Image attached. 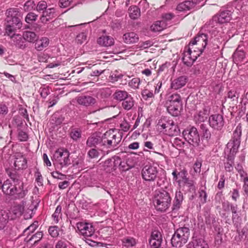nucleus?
Instances as JSON below:
<instances>
[{
	"label": "nucleus",
	"instance_id": "1",
	"mask_svg": "<svg viewBox=\"0 0 248 248\" xmlns=\"http://www.w3.org/2000/svg\"><path fill=\"white\" fill-rule=\"evenodd\" d=\"M241 134V126L237 125L233 132L232 140L227 144V149H230V154L228 155L227 162L224 165L225 170L228 172L232 171L233 169L234 155L240 144Z\"/></svg>",
	"mask_w": 248,
	"mask_h": 248
},
{
	"label": "nucleus",
	"instance_id": "2",
	"mask_svg": "<svg viewBox=\"0 0 248 248\" xmlns=\"http://www.w3.org/2000/svg\"><path fill=\"white\" fill-rule=\"evenodd\" d=\"M5 31L15 29H20L22 26V14L17 8H10L5 12Z\"/></svg>",
	"mask_w": 248,
	"mask_h": 248
},
{
	"label": "nucleus",
	"instance_id": "3",
	"mask_svg": "<svg viewBox=\"0 0 248 248\" xmlns=\"http://www.w3.org/2000/svg\"><path fill=\"white\" fill-rule=\"evenodd\" d=\"M122 139V133L118 130L111 129L106 131L102 136L103 149L113 150L117 148Z\"/></svg>",
	"mask_w": 248,
	"mask_h": 248
},
{
	"label": "nucleus",
	"instance_id": "4",
	"mask_svg": "<svg viewBox=\"0 0 248 248\" xmlns=\"http://www.w3.org/2000/svg\"><path fill=\"white\" fill-rule=\"evenodd\" d=\"M208 35L205 33H198L195 36L194 39L192 40L188 44V53L191 55L192 51L194 52H198L196 54L195 59H193L194 62L197 58V56H199L205 49L208 42Z\"/></svg>",
	"mask_w": 248,
	"mask_h": 248
},
{
	"label": "nucleus",
	"instance_id": "5",
	"mask_svg": "<svg viewBox=\"0 0 248 248\" xmlns=\"http://www.w3.org/2000/svg\"><path fill=\"white\" fill-rule=\"evenodd\" d=\"M2 191L4 193L13 196L15 199H21L26 195L27 191L23 189V186L16 184L9 179L2 184Z\"/></svg>",
	"mask_w": 248,
	"mask_h": 248
},
{
	"label": "nucleus",
	"instance_id": "6",
	"mask_svg": "<svg viewBox=\"0 0 248 248\" xmlns=\"http://www.w3.org/2000/svg\"><path fill=\"white\" fill-rule=\"evenodd\" d=\"M169 201L170 197L168 192L163 191H156L153 199V202L156 210L165 211L169 208Z\"/></svg>",
	"mask_w": 248,
	"mask_h": 248
},
{
	"label": "nucleus",
	"instance_id": "7",
	"mask_svg": "<svg viewBox=\"0 0 248 248\" xmlns=\"http://www.w3.org/2000/svg\"><path fill=\"white\" fill-rule=\"evenodd\" d=\"M189 230L187 227L178 229L171 237V245L175 247H180L186 244L189 237Z\"/></svg>",
	"mask_w": 248,
	"mask_h": 248
},
{
	"label": "nucleus",
	"instance_id": "8",
	"mask_svg": "<svg viewBox=\"0 0 248 248\" xmlns=\"http://www.w3.org/2000/svg\"><path fill=\"white\" fill-rule=\"evenodd\" d=\"M69 155L70 153L66 150L60 149L55 152L53 158L58 169L61 170L71 164Z\"/></svg>",
	"mask_w": 248,
	"mask_h": 248
},
{
	"label": "nucleus",
	"instance_id": "9",
	"mask_svg": "<svg viewBox=\"0 0 248 248\" xmlns=\"http://www.w3.org/2000/svg\"><path fill=\"white\" fill-rule=\"evenodd\" d=\"M185 140L189 144L197 146L200 141V136L197 129L194 126L189 125L182 132Z\"/></svg>",
	"mask_w": 248,
	"mask_h": 248
},
{
	"label": "nucleus",
	"instance_id": "10",
	"mask_svg": "<svg viewBox=\"0 0 248 248\" xmlns=\"http://www.w3.org/2000/svg\"><path fill=\"white\" fill-rule=\"evenodd\" d=\"M18 30H13L11 31H5V35L8 36L17 47L23 49L25 47V44L22 35L16 33Z\"/></svg>",
	"mask_w": 248,
	"mask_h": 248
},
{
	"label": "nucleus",
	"instance_id": "11",
	"mask_svg": "<svg viewBox=\"0 0 248 248\" xmlns=\"http://www.w3.org/2000/svg\"><path fill=\"white\" fill-rule=\"evenodd\" d=\"M157 174V167L152 165H146L141 171L142 178L148 181H153L156 177Z\"/></svg>",
	"mask_w": 248,
	"mask_h": 248
},
{
	"label": "nucleus",
	"instance_id": "12",
	"mask_svg": "<svg viewBox=\"0 0 248 248\" xmlns=\"http://www.w3.org/2000/svg\"><path fill=\"white\" fill-rule=\"evenodd\" d=\"M232 13L231 11L226 10L216 15L212 18L211 24L214 26V23L223 24L229 22L232 18Z\"/></svg>",
	"mask_w": 248,
	"mask_h": 248
},
{
	"label": "nucleus",
	"instance_id": "13",
	"mask_svg": "<svg viewBox=\"0 0 248 248\" xmlns=\"http://www.w3.org/2000/svg\"><path fill=\"white\" fill-rule=\"evenodd\" d=\"M209 123L210 126L214 129L221 130L224 124L223 117L219 114L212 115L209 118Z\"/></svg>",
	"mask_w": 248,
	"mask_h": 248
},
{
	"label": "nucleus",
	"instance_id": "14",
	"mask_svg": "<svg viewBox=\"0 0 248 248\" xmlns=\"http://www.w3.org/2000/svg\"><path fill=\"white\" fill-rule=\"evenodd\" d=\"M77 226L80 234L84 236H91L94 233V229L92 225L90 223L78 222L77 223Z\"/></svg>",
	"mask_w": 248,
	"mask_h": 248
},
{
	"label": "nucleus",
	"instance_id": "15",
	"mask_svg": "<svg viewBox=\"0 0 248 248\" xmlns=\"http://www.w3.org/2000/svg\"><path fill=\"white\" fill-rule=\"evenodd\" d=\"M182 106L180 102V97L177 94L171 95V115L177 116L180 114Z\"/></svg>",
	"mask_w": 248,
	"mask_h": 248
},
{
	"label": "nucleus",
	"instance_id": "16",
	"mask_svg": "<svg viewBox=\"0 0 248 248\" xmlns=\"http://www.w3.org/2000/svg\"><path fill=\"white\" fill-rule=\"evenodd\" d=\"M162 242V236L161 232L158 230H154L152 232L149 244L151 248L161 246Z\"/></svg>",
	"mask_w": 248,
	"mask_h": 248
},
{
	"label": "nucleus",
	"instance_id": "17",
	"mask_svg": "<svg viewBox=\"0 0 248 248\" xmlns=\"http://www.w3.org/2000/svg\"><path fill=\"white\" fill-rule=\"evenodd\" d=\"M14 167L15 170L26 169L27 167V162L26 157L20 153H16L15 155Z\"/></svg>",
	"mask_w": 248,
	"mask_h": 248
},
{
	"label": "nucleus",
	"instance_id": "18",
	"mask_svg": "<svg viewBox=\"0 0 248 248\" xmlns=\"http://www.w3.org/2000/svg\"><path fill=\"white\" fill-rule=\"evenodd\" d=\"M102 136L99 137L97 134H94L89 137L86 141V146L89 147H95L98 145L101 150H103L102 145Z\"/></svg>",
	"mask_w": 248,
	"mask_h": 248
},
{
	"label": "nucleus",
	"instance_id": "19",
	"mask_svg": "<svg viewBox=\"0 0 248 248\" xmlns=\"http://www.w3.org/2000/svg\"><path fill=\"white\" fill-rule=\"evenodd\" d=\"M77 101L79 105L89 106L93 105L96 102V99L89 95H80L77 98Z\"/></svg>",
	"mask_w": 248,
	"mask_h": 248
},
{
	"label": "nucleus",
	"instance_id": "20",
	"mask_svg": "<svg viewBox=\"0 0 248 248\" xmlns=\"http://www.w3.org/2000/svg\"><path fill=\"white\" fill-rule=\"evenodd\" d=\"M24 211V207L21 205H16L14 206L12 208L9 213L10 216L9 218L11 219H15V218L19 217Z\"/></svg>",
	"mask_w": 248,
	"mask_h": 248
},
{
	"label": "nucleus",
	"instance_id": "21",
	"mask_svg": "<svg viewBox=\"0 0 248 248\" xmlns=\"http://www.w3.org/2000/svg\"><path fill=\"white\" fill-rule=\"evenodd\" d=\"M97 43L102 46H109L113 45L114 39L111 36L103 35L97 39Z\"/></svg>",
	"mask_w": 248,
	"mask_h": 248
},
{
	"label": "nucleus",
	"instance_id": "22",
	"mask_svg": "<svg viewBox=\"0 0 248 248\" xmlns=\"http://www.w3.org/2000/svg\"><path fill=\"white\" fill-rule=\"evenodd\" d=\"M172 174L173 176V179L179 185L180 184L181 182H183L187 178V171L185 169L179 171L177 170H174Z\"/></svg>",
	"mask_w": 248,
	"mask_h": 248
},
{
	"label": "nucleus",
	"instance_id": "23",
	"mask_svg": "<svg viewBox=\"0 0 248 248\" xmlns=\"http://www.w3.org/2000/svg\"><path fill=\"white\" fill-rule=\"evenodd\" d=\"M90 69L91 72H90V74L92 76H99L106 69L105 67L101 65V63H97L93 64Z\"/></svg>",
	"mask_w": 248,
	"mask_h": 248
},
{
	"label": "nucleus",
	"instance_id": "24",
	"mask_svg": "<svg viewBox=\"0 0 248 248\" xmlns=\"http://www.w3.org/2000/svg\"><path fill=\"white\" fill-rule=\"evenodd\" d=\"M139 39L138 35L134 32H127L123 35L124 41L126 44L135 43Z\"/></svg>",
	"mask_w": 248,
	"mask_h": 248
},
{
	"label": "nucleus",
	"instance_id": "25",
	"mask_svg": "<svg viewBox=\"0 0 248 248\" xmlns=\"http://www.w3.org/2000/svg\"><path fill=\"white\" fill-rule=\"evenodd\" d=\"M35 48L38 51H41L46 47L49 45V39L47 37H42L40 39L35 41Z\"/></svg>",
	"mask_w": 248,
	"mask_h": 248
},
{
	"label": "nucleus",
	"instance_id": "26",
	"mask_svg": "<svg viewBox=\"0 0 248 248\" xmlns=\"http://www.w3.org/2000/svg\"><path fill=\"white\" fill-rule=\"evenodd\" d=\"M167 24L165 20L157 21L153 24L150 29L153 32H159L166 28Z\"/></svg>",
	"mask_w": 248,
	"mask_h": 248
},
{
	"label": "nucleus",
	"instance_id": "27",
	"mask_svg": "<svg viewBox=\"0 0 248 248\" xmlns=\"http://www.w3.org/2000/svg\"><path fill=\"white\" fill-rule=\"evenodd\" d=\"M187 82V78L185 76H181L174 80L171 83V88L178 89L185 85Z\"/></svg>",
	"mask_w": 248,
	"mask_h": 248
},
{
	"label": "nucleus",
	"instance_id": "28",
	"mask_svg": "<svg viewBox=\"0 0 248 248\" xmlns=\"http://www.w3.org/2000/svg\"><path fill=\"white\" fill-rule=\"evenodd\" d=\"M114 109L115 107H107L95 111L94 112H97L98 111L100 112L101 114H103L107 116H109L110 118H115L118 114L113 112V109Z\"/></svg>",
	"mask_w": 248,
	"mask_h": 248
},
{
	"label": "nucleus",
	"instance_id": "29",
	"mask_svg": "<svg viewBox=\"0 0 248 248\" xmlns=\"http://www.w3.org/2000/svg\"><path fill=\"white\" fill-rule=\"evenodd\" d=\"M129 94L124 90H117L113 94V99L118 101H123Z\"/></svg>",
	"mask_w": 248,
	"mask_h": 248
},
{
	"label": "nucleus",
	"instance_id": "30",
	"mask_svg": "<svg viewBox=\"0 0 248 248\" xmlns=\"http://www.w3.org/2000/svg\"><path fill=\"white\" fill-rule=\"evenodd\" d=\"M134 105V100L133 98L129 95L124 99L122 102V106L123 108L126 110H129L131 109Z\"/></svg>",
	"mask_w": 248,
	"mask_h": 248
},
{
	"label": "nucleus",
	"instance_id": "31",
	"mask_svg": "<svg viewBox=\"0 0 248 248\" xmlns=\"http://www.w3.org/2000/svg\"><path fill=\"white\" fill-rule=\"evenodd\" d=\"M183 200V194L180 191H177L175 193V196L172 210L174 211L175 210H178L180 208Z\"/></svg>",
	"mask_w": 248,
	"mask_h": 248
},
{
	"label": "nucleus",
	"instance_id": "32",
	"mask_svg": "<svg viewBox=\"0 0 248 248\" xmlns=\"http://www.w3.org/2000/svg\"><path fill=\"white\" fill-rule=\"evenodd\" d=\"M194 3L193 1L186 0L179 4L177 6L176 10L179 11L189 10L194 7Z\"/></svg>",
	"mask_w": 248,
	"mask_h": 248
},
{
	"label": "nucleus",
	"instance_id": "33",
	"mask_svg": "<svg viewBox=\"0 0 248 248\" xmlns=\"http://www.w3.org/2000/svg\"><path fill=\"white\" fill-rule=\"evenodd\" d=\"M22 36L24 40L30 43L34 42L37 38L36 33L31 31H24L23 33Z\"/></svg>",
	"mask_w": 248,
	"mask_h": 248
},
{
	"label": "nucleus",
	"instance_id": "34",
	"mask_svg": "<svg viewBox=\"0 0 248 248\" xmlns=\"http://www.w3.org/2000/svg\"><path fill=\"white\" fill-rule=\"evenodd\" d=\"M43 236V234L42 232L38 231L36 233L33 234L30 238H28V237H26L25 239V240L27 242L33 241V245H35L42 239Z\"/></svg>",
	"mask_w": 248,
	"mask_h": 248
},
{
	"label": "nucleus",
	"instance_id": "35",
	"mask_svg": "<svg viewBox=\"0 0 248 248\" xmlns=\"http://www.w3.org/2000/svg\"><path fill=\"white\" fill-rule=\"evenodd\" d=\"M129 15L133 19H137L140 16V9L136 6H132L129 8Z\"/></svg>",
	"mask_w": 248,
	"mask_h": 248
},
{
	"label": "nucleus",
	"instance_id": "36",
	"mask_svg": "<svg viewBox=\"0 0 248 248\" xmlns=\"http://www.w3.org/2000/svg\"><path fill=\"white\" fill-rule=\"evenodd\" d=\"M9 219L8 213L5 211L0 210V230L4 228Z\"/></svg>",
	"mask_w": 248,
	"mask_h": 248
},
{
	"label": "nucleus",
	"instance_id": "37",
	"mask_svg": "<svg viewBox=\"0 0 248 248\" xmlns=\"http://www.w3.org/2000/svg\"><path fill=\"white\" fill-rule=\"evenodd\" d=\"M122 241L123 246L126 248L133 247L135 246L137 243L136 239L130 236L123 238Z\"/></svg>",
	"mask_w": 248,
	"mask_h": 248
},
{
	"label": "nucleus",
	"instance_id": "38",
	"mask_svg": "<svg viewBox=\"0 0 248 248\" xmlns=\"http://www.w3.org/2000/svg\"><path fill=\"white\" fill-rule=\"evenodd\" d=\"M238 47L233 54V59L234 62L242 61L245 57V53L243 50L239 49Z\"/></svg>",
	"mask_w": 248,
	"mask_h": 248
},
{
	"label": "nucleus",
	"instance_id": "39",
	"mask_svg": "<svg viewBox=\"0 0 248 248\" xmlns=\"http://www.w3.org/2000/svg\"><path fill=\"white\" fill-rule=\"evenodd\" d=\"M7 173L10 177V180H11L12 182L23 186V183L20 179V176L16 174V171H13L12 172L7 170Z\"/></svg>",
	"mask_w": 248,
	"mask_h": 248
},
{
	"label": "nucleus",
	"instance_id": "40",
	"mask_svg": "<svg viewBox=\"0 0 248 248\" xmlns=\"http://www.w3.org/2000/svg\"><path fill=\"white\" fill-rule=\"evenodd\" d=\"M206 119L207 116L205 110L200 111L194 116V120L196 124L203 122Z\"/></svg>",
	"mask_w": 248,
	"mask_h": 248
},
{
	"label": "nucleus",
	"instance_id": "41",
	"mask_svg": "<svg viewBox=\"0 0 248 248\" xmlns=\"http://www.w3.org/2000/svg\"><path fill=\"white\" fill-rule=\"evenodd\" d=\"M36 4L33 0H28L23 5V10L25 12H31L35 10Z\"/></svg>",
	"mask_w": 248,
	"mask_h": 248
},
{
	"label": "nucleus",
	"instance_id": "42",
	"mask_svg": "<svg viewBox=\"0 0 248 248\" xmlns=\"http://www.w3.org/2000/svg\"><path fill=\"white\" fill-rule=\"evenodd\" d=\"M62 207L60 205L57 206L54 213L52 215V217L55 223L57 224L59 222L60 219L62 218Z\"/></svg>",
	"mask_w": 248,
	"mask_h": 248
},
{
	"label": "nucleus",
	"instance_id": "43",
	"mask_svg": "<svg viewBox=\"0 0 248 248\" xmlns=\"http://www.w3.org/2000/svg\"><path fill=\"white\" fill-rule=\"evenodd\" d=\"M48 5L45 0H40L36 4L35 11L39 13H43L47 8Z\"/></svg>",
	"mask_w": 248,
	"mask_h": 248
},
{
	"label": "nucleus",
	"instance_id": "44",
	"mask_svg": "<svg viewBox=\"0 0 248 248\" xmlns=\"http://www.w3.org/2000/svg\"><path fill=\"white\" fill-rule=\"evenodd\" d=\"M44 16L50 20L55 18L57 16L56 10L54 8H47L43 13Z\"/></svg>",
	"mask_w": 248,
	"mask_h": 248
},
{
	"label": "nucleus",
	"instance_id": "45",
	"mask_svg": "<svg viewBox=\"0 0 248 248\" xmlns=\"http://www.w3.org/2000/svg\"><path fill=\"white\" fill-rule=\"evenodd\" d=\"M185 186L188 188L189 192H195L196 190L195 182L193 180L186 178L184 181Z\"/></svg>",
	"mask_w": 248,
	"mask_h": 248
},
{
	"label": "nucleus",
	"instance_id": "46",
	"mask_svg": "<svg viewBox=\"0 0 248 248\" xmlns=\"http://www.w3.org/2000/svg\"><path fill=\"white\" fill-rule=\"evenodd\" d=\"M38 15L33 12H29L25 16V21L28 24H31L36 21Z\"/></svg>",
	"mask_w": 248,
	"mask_h": 248
},
{
	"label": "nucleus",
	"instance_id": "47",
	"mask_svg": "<svg viewBox=\"0 0 248 248\" xmlns=\"http://www.w3.org/2000/svg\"><path fill=\"white\" fill-rule=\"evenodd\" d=\"M70 135L74 140L76 141L81 138V131L78 128H73L71 130Z\"/></svg>",
	"mask_w": 248,
	"mask_h": 248
},
{
	"label": "nucleus",
	"instance_id": "48",
	"mask_svg": "<svg viewBox=\"0 0 248 248\" xmlns=\"http://www.w3.org/2000/svg\"><path fill=\"white\" fill-rule=\"evenodd\" d=\"M54 58V57L50 58L48 54L46 52L41 53L38 56L39 62H48L49 59H50L52 62H54L55 61L53 60Z\"/></svg>",
	"mask_w": 248,
	"mask_h": 248
},
{
	"label": "nucleus",
	"instance_id": "49",
	"mask_svg": "<svg viewBox=\"0 0 248 248\" xmlns=\"http://www.w3.org/2000/svg\"><path fill=\"white\" fill-rule=\"evenodd\" d=\"M140 79L138 78H132L129 82V86L134 89H137L139 88V86L140 84Z\"/></svg>",
	"mask_w": 248,
	"mask_h": 248
},
{
	"label": "nucleus",
	"instance_id": "50",
	"mask_svg": "<svg viewBox=\"0 0 248 248\" xmlns=\"http://www.w3.org/2000/svg\"><path fill=\"white\" fill-rule=\"evenodd\" d=\"M48 233L51 237L55 238L59 234V228L57 226H50L48 229Z\"/></svg>",
	"mask_w": 248,
	"mask_h": 248
},
{
	"label": "nucleus",
	"instance_id": "51",
	"mask_svg": "<svg viewBox=\"0 0 248 248\" xmlns=\"http://www.w3.org/2000/svg\"><path fill=\"white\" fill-rule=\"evenodd\" d=\"M87 39V34L85 32L79 33L75 39V42L78 44H82L86 41Z\"/></svg>",
	"mask_w": 248,
	"mask_h": 248
},
{
	"label": "nucleus",
	"instance_id": "52",
	"mask_svg": "<svg viewBox=\"0 0 248 248\" xmlns=\"http://www.w3.org/2000/svg\"><path fill=\"white\" fill-rule=\"evenodd\" d=\"M9 112L8 107L5 102L0 103V116L4 117Z\"/></svg>",
	"mask_w": 248,
	"mask_h": 248
},
{
	"label": "nucleus",
	"instance_id": "53",
	"mask_svg": "<svg viewBox=\"0 0 248 248\" xmlns=\"http://www.w3.org/2000/svg\"><path fill=\"white\" fill-rule=\"evenodd\" d=\"M206 187H204V189H200L199 192V198H200V201L202 204H204L206 202L207 194L205 191Z\"/></svg>",
	"mask_w": 248,
	"mask_h": 248
},
{
	"label": "nucleus",
	"instance_id": "54",
	"mask_svg": "<svg viewBox=\"0 0 248 248\" xmlns=\"http://www.w3.org/2000/svg\"><path fill=\"white\" fill-rule=\"evenodd\" d=\"M38 227V222L34 221L24 231V235L28 234L27 232L29 231L30 232H33Z\"/></svg>",
	"mask_w": 248,
	"mask_h": 248
},
{
	"label": "nucleus",
	"instance_id": "55",
	"mask_svg": "<svg viewBox=\"0 0 248 248\" xmlns=\"http://www.w3.org/2000/svg\"><path fill=\"white\" fill-rule=\"evenodd\" d=\"M87 155L90 158H97L99 155V153L95 148H92L88 152Z\"/></svg>",
	"mask_w": 248,
	"mask_h": 248
},
{
	"label": "nucleus",
	"instance_id": "56",
	"mask_svg": "<svg viewBox=\"0 0 248 248\" xmlns=\"http://www.w3.org/2000/svg\"><path fill=\"white\" fill-rule=\"evenodd\" d=\"M112 159L113 168L111 170H115L118 167L120 169L122 162L121 158L119 156H115L113 157Z\"/></svg>",
	"mask_w": 248,
	"mask_h": 248
},
{
	"label": "nucleus",
	"instance_id": "57",
	"mask_svg": "<svg viewBox=\"0 0 248 248\" xmlns=\"http://www.w3.org/2000/svg\"><path fill=\"white\" fill-rule=\"evenodd\" d=\"M120 128L121 130L126 132L130 129V124L126 120L124 119L120 124Z\"/></svg>",
	"mask_w": 248,
	"mask_h": 248
},
{
	"label": "nucleus",
	"instance_id": "58",
	"mask_svg": "<svg viewBox=\"0 0 248 248\" xmlns=\"http://www.w3.org/2000/svg\"><path fill=\"white\" fill-rule=\"evenodd\" d=\"M141 95L144 99L147 100L148 98H153L154 96L152 92L145 89L141 92Z\"/></svg>",
	"mask_w": 248,
	"mask_h": 248
},
{
	"label": "nucleus",
	"instance_id": "59",
	"mask_svg": "<svg viewBox=\"0 0 248 248\" xmlns=\"http://www.w3.org/2000/svg\"><path fill=\"white\" fill-rule=\"evenodd\" d=\"M35 181L37 183L38 186H42L43 185V179L41 172L38 170L35 172Z\"/></svg>",
	"mask_w": 248,
	"mask_h": 248
},
{
	"label": "nucleus",
	"instance_id": "60",
	"mask_svg": "<svg viewBox=\"0 0 248 248\" xmlns=\"http://www.w3.org/2000/svg\"><path fill=\"white\" fill-rule=\"evenodd\" d=\"M201 128L202 130L203 133V136L204 138L208 139L211 137V133L209 129L206 127V126L202 124L201 125Z\"/></svg>",
	"mask_w": 248,
	"mask_h": 248
},
{
	"label": "nucleus",
	"instance_id": "61",
	"mask_svg": "<svg viewBox=\"0 0 248 248\" xmlns=\"http://www.w3.org/2000/svg\"><path fill=\"white\" fill-rule=\"evenodd\" d=\"M73 2V0H60L59 5L61 8H67Z\"/></svg>",
	"mask_w": 248,
	"mask_h": 248
},
{
	"label": "nucleus",
	"instance_id": "62",
	"mask_svg": "<svg viewBox=\"0 0 248 248\" xmlns=\"http://www.w3.org/2000/svg\"><path fill=\"white\" fill-rule=\"evenodd\" d=\"M228 97L231 99L232 101H237L239 97V94L234 90L230 91L228 93Z\"/></svg>",
	"mask_w": 248,
	"mask_h": 248
},
{
	"label": "nucleus",
	"instance_id": "63",
	"mask_svg": "<svg viewBox=\"0 0 248 248\" xmlns=\"http://www.w3.org/2000/svg\"><path fill=\"white\" fill-rule=\"evenodd\" d=\"M153 45V43L152 42V41L150 40H148L145 42H140L139 43L138 45L139 47L141 48H147L152 46Z\"/></svg>",
	"mask_w": 248,
	"mask_h": 248
},
{
	"label": "nucleus",
	"instance_id": "64",
	"mask_svg": "<svg viewBox=\"0 0 248 248\" xmlns=\"http://www.w3.org/2000/svg\"><path fill=\"white\" fill-rule=\"evenodd\" d=\"M67 241L65 240H59L55 245V248H67Z\"/></svg>",
	"mask_w": 248,
	"mask_h": 248
}]
</instances>
